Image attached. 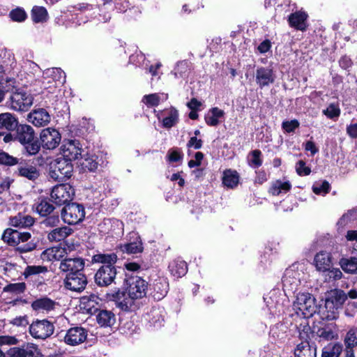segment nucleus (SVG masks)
I'll list each match as a JSON object with an SVG mask.
<instances>
[{
  "label": "nucleus",
  "mask_w": 357,
  "mask_h": 357,
  "mask_svg": "<svg viewBox=\"0 0 357 357\" xmlns=\"http://www.w3.org/2000/svg\"><path fill=\"white\" fill-rule=\"evenodd\" d=\"M3 141L5 143L19 142L23 147L24 154L28 156L36 155L40 150V144L36 137L34 129L27 124H18L13 132H7Z\"/></svg>",
  "instance_id": "f257e3e1"
},
{
  "label": "nucleus",
  "mask_w": 357,
  "mask_h": 357,
  "mask_svg": "<svg viewBox=\"0 0 357 357\" xmlns=\"http://www.w3.org/2000/svg\"><path fill=\"white\" fill-rule=\"evenodd\" d=\"M117 259V255L114 252L98 253L92 257L93 264H102L94 276L95 282L98 287H108L114 282L117 275L115 266Z\"/></svg>",
  "instance_id": "f03ea898"
},
{
  "label": "nucleus",
  "mask_w": 357,
  "mask_h": 357,
  "mask_svg": "<svg viewBox=\"0 0 357 357\" xmlns=\"http://www.w3.org/2000/svg\"><path fill=\"white\" fill-rule=\"evenodd\" d=\"M147 287V282L140 277L130 278L127 289V296L123 294L124 298L122 300L119 298L118 306L125 311L134 310L135 308L134 301L145 296Z\"/></svg>",
  "instance_id": "7ed1b4c3"
},
{
  "label": "nucleus",
  "mask_w": 357,
  "mask_h": 357,
  "mask_svg": "<svg viewBox=\"0 0 357 357\" xmlns=\"http://www.w3.org/2000/svg\"><path fill=\"white\" fill-rule=\"evenodd\" d=\"M293 308L297 314L301 312L305 317H311L317 311L316 300L309 293H298L293 303Z\"/></svg>",
  "instance_id": "20e7f679"
},
{
  "label": "nucleus",
  "mask_w": 357,
  "mask_h": 357,
  "mask_svg": "<svg viewBox=\"0 0 357 357\" xmlns=\"http://www.w3.org/2000/svg\"><path fill=\"white\" fill-rule=\"evenodd\" d=\"M347 298V295L341 289H334L328 294L325 301V307L328 310L327 319L333 320L336 318L338 309Z\"/></svg>",
  "instance_id": "39448f33"
},
{
  "label": "nucleus",
  "mask_w": 357,
  "mask_h": 357,
  "mask_svg": "<svg viewBox=\"0 0 357 357\" xmlns=\"http://www.w3.org/2000/svg\"><path fill=\"white\" fill-rule=\"evenodd\" d=\"M73 169L71 162L64 158H58L51 163L49 176L56 181H64L71 176Z\"/></svg>",
  "instance_id": "423d86ee"
},
{
  "label": "nucleus",
  "mask_w": 357,
  "mask_h": 357,
  "mask_svg": "<svg viewBox=\"0 0 357 357\" xmlns=\"http://www.w3.org/2000/svg\"><path fill=\"white\" fill-rule=\"evenodd\" d=\"M84 217L85 209L80 204H68L61 210V218L68 225H76L82 222Z\"/></svg>",
  "instance_id": "0eeeda50"
},
{
  "label": "nucleus",
  "mask_w": 357,
  "mask_h": 357,
  "mask_svg": "<svg viewBox=\"0 0 357 357\" xmlns=\"http://www.w3.org/2000/svg\"><path fill=\"white\" fill-rule=\"evenodd\" d=\"M75 195L74 188L68 183L55 185L50 194L52 201L59 205L66 204L73 199Z\"/></svg>",
  "instance_id": "6e6552de"
},
{
  "label": "nucleus",
  "mask_w": 357,
  "mask_h": 357,
  "mask_svg": "<svg viewBox=\"0 0 357 357\" xmlns=\"http://www.w3.org/2000/svg\"><path fill=\"white\" fill-rule=\"evenodd\" d=\"M54 331L53 324L47 319L33 321L29 326V333L35 339L45 340L50 337Z\"/></svg>",
  "instance_id": "1a4fd4ad"
},
{
  "label": "nucleus",
  "mask_w": 357,
  "mask_h": 357,
  "mask_svg": "<svg viewBox=\"0 0 357 357\" xmlns=\"http://www.w3.org/2000/svg\"><path fill=\"white\" fill-rule=\"evenodd\" d=\"M40 146L47 150H53L61 143V136L55 128H47L40 132Z\"/></svg>",
  "instance_id": "9d476101"
},
{
  "label": "nucleus",
  "mask_w": 357,
  "mask_h": 357,
  "mask_svg": "<svg viewBox=\"0 0 357 357\" xmlns=\"http://www.w3.org/2000/svg\"><path fill=\"white\" fill-rule=\"evenodd\" d=\"M9 357H43L38 346L33 343H27L20 347H14L7 351Z\"/></svg>",
  "instance_id": "9b49d317"
},
{
  "label": "nucleus",
  "mask_w": 357,
  "mask_h": 357,
  "mask_svg": "<svg viewBox=\"0 0 357 357\" xmlns=\"http://www.w3.org/2000/svg\"><path fill=\"white\" fill-rule=\"evenodd\" d=\"M63 158L71 162L82 157L83 149L79 141L70 139L64 141L61 147Z\"/></svg>",
  "instance_id": "f8f14e48"
},
{
  "label": "nucleus",
  "mask_w": 357,
  "mask_h": 357,
  "mask_svg": "<svg viewBox=\"0 0 357 357\" xmlns=\"http://www.w3.org/2000/svg\"><path fill=\"white\" fill-rule=\"evenodd\" d=\"M85 261L82 257H65L61 260L59 269L61 271L70 273H78L83 272Z\"/></svg>",
  "instance_id": "ddd939ff"
},
{
  "label": "nucleus",
  "mask_w": 357,
  "mask_h": 357,
  "mask_svg": "<svg viewBox=\"0 0 357 357\" xmlns=\"http://www.w3.org/2000/svg\"><path fill=\"white\" fill-rule=\"evenodd\" d=\"M10 107L19 112L27 111L33 104V97L26 93L17 92L10 98Z\"/></svg>",
  "instance_id": "4468645a"
},
{
  "label": "nucleus",
  "mask_w": 357,
  "mask_h": 357,
  "mask_svg": "<svg viewBox=\"0 0 357 357\" xmlns=\"http://www.w3.org/2000/svg\"><path fill=\"white\" fill-rule=\"evenodd\" d=\"M65 287L74 291H83L87 284V279L83 272L78 273L66 274L65 280Z\"/></svg>",
  "instance_id": "2eb2a0df"
},
{
  "label": "nucleus",
  "mask_w": 357,
  "mask_h": 357,
  "mask_svg": "<svg viewBox=\"0 0 357 357\" xmlns=\"http://www.w3.org/2000/svg\"><path fill=\"white\" fill-rule=\"evenodd\" d=\"M87 335V331L84 328L73 327L66 331L63 340L66 344L75 346L84 342L86 340Z\"/></svg>",
  "instance_id": "dca6fc26"
},
{
  "label": "nucleus",
  "mask_w": 357,
  "mask_h": 357,
  "mask_svg": "<svg viewBox=\"0 0 357 357\" xmlns=\"http://www.w3.org/2000/svg\"><path fill=\"white\" fill-rule=\"evenodd\" d=\"M43 79L44 84H52L54 87H56L66 82V75L60 68H47L43 72Z\"/></svg>",
  "instance_id": "f3484780"
},
{
  "label": "nucleus",
  "mask_w": 357,
  "mask_h": 357,
  "mask_svg": "<svg viewBox=\"0 0 357 357\" xmlns=\"http://www.w3.org/2000/svg\"><path fill=\"white\" fill-rule=\"evenodd\" d=\"M19 124L17 118L13 114H0V135L4 137L7 132H13Z\"/></svg>",
  "instance_id": "a211bd4d"
},
{
  "label": "nucleus",
  "mask_w": 357,
  "mask_h": 357,
  "mask_svg": "<svg viewBox=\"0 0 357 357\" xmlns=\"http://www.w3.org/2000/svg\"><path fill=\"white\" fill-rule=\"evenodd\" d=\"M255 81L259 88L269 86L275 81V75L272 68L259 67L255 72Z\"/></svg>",
  "instance_id": "6ab92c4d"
},
{
  "label": "nucleus",
  "mask_w": 357,
  "mask_h": 357,
  "mask_svg": "<svg viewBox=\"0 0 357 357\" xmlns=\"http://www.w3.org/2000/svg\"><path fill=\"white\" fill-rule=\"evenodd\" d=\"M28 121L35 126L44 127L50 122L51 116L46 109L41 108L30 112Z\"/></svg>",
  "instance_id": "aec40b11"
},
{
  "label": "nucleus",
  "mask_w": 357,
  "mask_h": 357,
  "mask_svg": "<svg viewBox=\"0 0 357 357\" xmlns=\"http://www.w3.org/2000/svg\"><path fill=\"white\" fill-rule=\"evenodd\" d=\"M151 286L152 289L151 294L155 300L160 301L168 292L169 283L165 278L155 279Z\"/></svg>",
  "instance_id": "412c9836"
},
{
  "label": "nucleus",
  "mask_w": 357,
  "mask_h": 357,
  "mask_svg": "<svg viewBox=\"0 0 357 357\" xmlns=\"http://www.w3.org/2000/svg\"><path fill=\"white\" fill-rule=\"evenodd\" d=\"M31 238L29 232H20L17 238V247L16 250L20 253L31 252L36 248V243L33 241H29Z\"/></svg>",
  "instance_id": "4be33fe9"
},
{
  "label": "nucleus",
  "mask_w": 357,
  "mask_h": 357,
  "mask_svg": "<svg viewBox=\"0 0 357 357\" xmlns=\"http://www.w3.org/2000/svg\"><path fill=\"white\" fill-rule=\"evenodd\" d=\"M282 284L284 291H295L300 284V280L297 278V273L292 270H287L282 277Z\"/></svg>",
  "instance_id": "5701e85b"
},
{
  "label": "nucleus",
  "mask_w": 357,
  "mask_h": 357,
  "mask_svg": "<svg viewBox=\"0 0 357 357\" xmlns=\"http://www.w3.org/2000/svg\"><path fill=\"white\" fill-rule=\"evenodd\" d=\"M19 176L35 182L40 175V170L31 165H20L17 168Z\"/></svg>",
  "instance_id": "b1692460"
},
{
  "label": "nucleus",
  "mask_w": 357,
  "mask_h": 357,
  "mask_svg": "<svg viewBox=\"0 0 357 357\" xmlns=\"http://www.w3.org/2000/svg\"><path fill=\"white\" fill-rule=\"evenodd\" d=\"M295 357H317V348L308 342L298 344L294 351Z\"/></svg>",
  "instance_id": "393cba45"
},
{
  "label": "nucleus",
  "mask_w": 357,
  "mask_h": 357,
  "mask_svg": "<svg viewBox=\"0 0 357 357\" xmlns=\"http://www.w3.org/2000/svg\"><path fill=\"white\" fill-rule=\"evenodd\" d=\"M314 262L317 271H327L332 264L331 254L324 251L319 252L315 255Z\"/></svg>",
  "instance_id": "a878e982"
},
{
  "label": "nucleus",
  "mask_w": 357,
  "mask_h": 357,
  "mask_svg": "<svg viewBox=\"0 0 357 357\" xmlns=\"http://www.w3.org/2000/svg\"><path fill=\"white\" fill-rule=\"evenodd\" d=\"M34 218L29 215L18 213L17 215L10 218V225L15 227L24 228L31 227L34 223Z\"/></svg>",
  "instance_id": "bb28decb"
},
{
  "label": "nucleus",
  "mask_w": 357,
  "mask_h": 357,
  "mask_svg": "<svg viewBox=\"0 0 357 357\" xmlns=\"http://www.w3.org/2000/svg\"><path fill=\"white\" fill-rule=\"evenodd\" d=\"M307 15L303 12H296L289 16V23L291 26L301 31L306 29V20Z\"/></svg>",
  "instance_id": "cd10ccee"
},
{
  "label": "nucleus",
  "mask_w": 357,
  "mask_h": 357,
  "mask_svg": "<svg viewBox=\"0 0 357 357\" xmlns=\"http://www.w3.org/2000/svg\"><path fill=\"white\" fill-rule=\"evenodd\" d=\"M73 232V229L67 226L58 227L52 230L47 235L50 241L59 242L63 241Z\"/></svg>",
  "instance_id": "c85d7f7f"
},
{
  "label": "nucleus",
  "mask_w": 357,
  "mask_h": 357,
  "mask_svg": "<svg viewBox=\"0 0 357 357\" xmlns=\"http://www.w3.org/2000/svg\"><path fill=\"white\" fill-rule=\"evenodd\" d=\"M96 319L98 324L103 327H111L116 321L114 314L112 311L106 310H100Z\"/></svg>",
  "instance_id": "c756f323"
},
{
  "label": "nucleus",
  "mask_w": 357,
  "mask_h": 357,
  "mask_svg": "<svg viewBox=\"0 0 357 357\" xmlns=\"http://www.w3.org/2000/svg\"><path fill=\"white\" fill-rule=\"evenodd\" d=\"M55 302L47 297L36 299L31 304L32 308L36 311H50L53 310Z\"/></svg>",
  "instance_id": "7c9ffc66"
},
{
  "label": "nucleus",
  "mask_w": 357,
  "mask_h": 357,
  "mask_svg": "<svg viewBox=\"0 0 357 357\" xmlns=\"http://www.w3.org/2000/svg\"><path fill=\"white\" fill-rule=\"evenodd\" d=\"M169 268L171 273L176 278L185 275L188 271L186 262L181 259L173 261L169 264Z\"/></svg>",
  "instance_id": "2f4dec72"
},
{
  "label": "nucleus",
  "mask_w": 357,
  "mask_h": 357,
  "mask_svg": "<svg viewBox=\"0 0 357 357\" xmlns=\"http://www.w3.org/2000/svg\"><path fill=\"white\" fill-rule=\"evenodd\" d=\"M225 112L223 110L218 107H213L211 109L208 114L205 116V121L207 125L210 126H216L219 124V118L224 116Z\"/></svg>",
  "instance_id": "473e14b6"
},
{
  "label": "nucleus",
  "mask_w": 357,
  "mask_h": 357,
  "mask_svg": "<svg viewBox=\"0 0 357 357\" xmlns=\"http://www.w3.org/2000/svg\"><path fill=\"white\" fill-rule=\"evenodd\" d=\"M291 188V184L289 181H282L280 180H277L273 183L269 192L271 193L274 196H278L282 193H287Z\"/></svg>",
  "instance_id": "72a5a7b5"
},
{
  "label": "nucleus",
  "mask_w": 357,
  "mask_h": 357,
  "mask_svg": "<svg viewBox=\"0 0 357 357\" xmlns=\"http://www.w3.org/2000/svg\"><path fill=\"white\" fill-rule=\"evenodd\" d=\"M342 351V345L341 344H329L323 348L321 357H339Z\"/></svg>",
  "instance_id": "f704fd0d"
},
{
  "label": "nucleus",
  "mask_w": 357,
  "mask_h": 357,
  "mask_svg": "<svg viewBox=\"0 0 357 357\" xmlns=\"http://www.w3.org/2000/svg\"><path fill=\"white\" fill-rule=\"evenodd\" d=\"M238 181L239 176L236 171L229 169L224 172L222 182L225 186L233 188L238 185Z\"/></svg>",
  "instance_id": "c9c22d12"
},
{
  "label": "nucleus",
  "mask_w": 357,
  "mask_h": 357,
  "mask_svg": "<svg viewBox=\"0 0 357 357\" xmlns=\"http://www.w3.org/2000/svg\"><path fill=\"white\" fill-rule=\"evenodd\" d=\"M340 264L344 272L351 274L357 273V258H343L340 260Z\"/></svg>",
  "instance_id": "e433bc0d"
},
{
  "label": "nucleus",
  "mask_w": 357,
  "mask_h": 357,
  "mask_svg": "<svg viewBox=\"0 0 357 357\" xmlns=\"http://www.w3.org/2000/svg\"><path fill=\"white\" fill-rule=\"evenodd\" d=\"M19 231L10 228L6 229L2 234V240L11 246L17 247Z\"/></svg>",
  "instance_id": "4c0bfd02"
},
{
  "label": "nucleus",
  "mask_w": 357,
  "mask_h": 357,
  "mask_svg": "<svg viewBox=\"0 0 357 357\" xmlns=\"http://www.w3.org/2000/svg\"><path fill=\"white\" fill-rule=\"evenodd\" d=\"M31 17L35 22H43L47 20L48 13L45 8L35 6L31 10Z\"/></svg>",
  "instance_id": "58836bf2"
},
{
  "label": "nucleus",
  "mask_w": 357,
  "mask_h": 357,
  "mask_svg": "<svg viewBox=\"0 0 357 357\" xmlns=\"http://www.w3.org/2000/svg\"><path fill=\"white\" fill-rule=\"evenodd\" d=\"M54 208V206L46 199H42L36 206V211L44 217L50 215Z\"/></svg>",
  "instance_id": "ea45409f"
},
{
  "label": "nucleus",
  "mask_w": 357,
  "mask_h": 357,
  "mask_svg": "<svg viewBox=\"0 0 357 357\" xmlns=\"http://www.w3.org/2000/svg\"><path fill=\"white\" fill-rule=\"evenodd\" d=\"M121 249L123 252L137 254L143 251V246L142 242L139 241L122 245Z\"/></svg>",
  "instance_id": "a19ab883"
},
{
  "label": "nucleus",
  "mask_w": 357,
  "mask_h": 357,
  "mask_svg": "<svg viewBox=\"0 0 357 357\" xmlns=\"http://www.w3.org/2000/svg\"><path fill=\"white\" fill-rule=\"evenodd\" d=\"M344 343L347 349H353L357 346V328L349 329L344 338Z\"/></svg>",
  "instance_id": "79ce46f5"
},
{
  "label": "nucleus",
  "mask_w": 357,
  "mask_h": 357,
  "mask_svg": "<svg viewBox=\"0 0 357 357\" xmlns=\"http://www.w3.org/2000/svg\"><path fill=\"white\" fill-rule=\"evenodd\" d=\"M178 111L174 108H171L168 112V116L162 121L163 126L166 128H170L178 121Z\"/></svg>",
  "instance_id": "37998d69"
},
{
  "label": "nucleus",
  "mask_w": 357,
  "mask_h": 357,
  "mask_svg": "<svg viewBox=\"0 0 357 357\" xmlns=\"http://www.w3.org/2000/svg\"><path fill=\"white\" fill-rule=\"evenodd\" d=\"M324 275L325 282H331L341 279L342 273L339 268H331L329 267L327 271H322Z\"/></svg>",
  "instance_id": "c03bdc74"
},
{
  "label": "nucleus",
  "mask_w": 357,
  "mask_h": 357,
  "mask_svg": "<svg viewBox=\"0 0 357 357\" xmlns=\"http://www.w3.org/2000/svg\"><path fill=\"white\" fill-rule=\"evenodd\" d=\"M18 163V159L15 158L8 153L1 151L0 152V165L13 166Z\"/></svg>",
  "instance_id": "a18cd8bd"
},
{
  "label": "nucleus",
  "mask_w": 357,
  "mask_h": 357,
  "mask_svg": "<svg viewBox=\"0 0 357 357\" xmlns=\"http://www.w3.org/2000/svg\"><path fill=\"white\" fill-rule=\"evenodd\" d=\"M26 289V284L24 282H18L10 284L6 286L3 289L4 291L11 292L15 294H21Z\"/></svg>",
  "instance_id": "49530a36"
},
{
  "label": "nucleus",
  "mask_w": 357,
  "mask_h": 357,
  "mask_svg": "<svg viewBox=\"0 0 357 357\" xmlns=\"http://www.w3.org/2000/svg\"><path fill=\"white\" fill-rule=\"evenodd\" d=\"M312 190L316 195L326 194L330 190V184L326 181H324L321 183H316L312 186Z\"/></svg>",
  "instance_id": "de8ad7c7"
},
{
  "label": "nucleus",
  "mask_w": 357,
  "mask_h": 357,
  "mask_svg": "<svg viewBox=\"0 0 357 357\" xmlns=\"http://www.w3.org/2000/svg\"><path fill=\"white\" fill-rule=\"evenodd\" d=\"M299 333V338L303 340V342H308L307 340L310 338V334L311 333V328L307 324H301L298 328Z\"/></svg>",
  "instance_id": "09e8293b"
},
{
  "label": "nucleus",
  "mask_w": 357,
  "mask_h": 357,
  "mask_svg": "<svg viewBox=\"0 0 357 357\" xmlns=\"http://www.w3.org/2000/svg\"><path fill=\"white\" fill-rule=\"evenodd\" d=\"M250 154L252 155V158L249 161V165L254 168H258L262 164V160L260 158L261 155V151L254 150L250 153Z\"/></svg>",
  "instance_id": "8fccbe9b"
},
{
  "label": "nucleus",
  "mask_w": 357,
  "mask_h": 357,
  "mask_svg": "<svg viewBox=\"0 0 357 357\" xmlns=\"http://www.w3.org/2000/svg\"><path fill=\"white\" fill-rule=\"evenodd\" d=\"M300 126V123L298 120L294 119L291 121H285L282 123V128L287 132H293L294 130L298 128Z\"/></svg>",
  "instance_id": "3c124183"
},
{
  "label": "nucleus",
  "mask_w": 357,
  "mask_h": 357,
  "mask_svg": "<svg viewBox=\"0 0 357 357\" xmlns=\"http://www.w3.org/2000/svg\"><path fill=\"white\" fill-rule=\"evenodd\" d=\"M10 16L13 21L22 22L26 17L25 11L22 8H16L10 13Z\"/></svg>",
  "instance_id": "603ef678"
},
{
  "label": "nucleus",
  "mask_w": 357,
  "mask_h": 357,
  "mask_svg": "<svg viewBox=\"0 0 357 357\" xmlns=\"http://www.w3.org/2000/svg\"><path fill=\"white\" fill-rule=\"evenodd\" d=\"M160 100V98L157 93L146 95L143 98V101L145 104L151 107L158 105Z\"/></svg>",
  "instance_id": "864d4df0"
},
{
  "label": "nucleus",
  "mask_w": 357,
  "mask_h": 357,
  "mask_svg": "<svg viewBox=\"0 0 357 357\" xmlns=\"http://www.w3.org/2000/svg\"><path fill=\"white\" fill-rule=\"evenodd\" d=\"M83 168L91 172L96 170L98 167V162L93 157H86L81 163Z\"/></svg>",
  "instance_id": "5fc2aeb1"
},
{
  "label": "nucleus",
  "mask_w": 357,
  "mask_h": 357,
  "mask_svg": "<svg viewBox=\"0 0 357 357\" xmlns=\"http://www.w3.org/2000/svg\"><path fill=\"white\" fill-rule=\"evenodd\" d=\"M296 172L300 176H307L311 172L310 167L305 165V162L303 160H299L296 165Z\"/></svg>",
  "instance_id": "6e6d98bb"
},
{
  "label": "nucleus",
  "mask_w": 357,
  "mask_h": 357,
  "mask_svg": "<svg viewBox=\"0 0 357 357\" xmlns=\"http://www.w3.org/2000/svg\"><path fill=\"white\" fill-rule=\"evenodd\" d=\"M47 271V268L45 266H29L26 267L25 270V273L26 275H36L40 273H45Z\"/></svg>",
  "instance_id": "4d7b16f0"
},
{
  "label": "nucleus",
  "mask_w": 357,
  "mask_h": 357,
  "mask_svg": "<svg viewBox=\"0 0 357 357\" xmlns=\"http://www.w3.org/2000/svg\"><path fill=\"white\" fill-rule=\"evenodd\" d=\"M47 218L43 221V224L46 227H55L56 226L59 222V216L58 214L55 215H49L46 216Z\"/></svg>",
  "instance_id": "13d9d810"
},
{
  "label": "nucleus",
  "mask_w": 357,
  "mask_h": 357,
  "mask_svg": "<svg viewBox=\"0 0 357 357\" xmlns=\"http://www.w3.org/2000/svg\"><path fill=\"white\" fill-rule=\"evenodd\" d=\"M153 316L152 322L155 326H160L164 318L161 314V312L158 309L152 310L151 312Z\"/></svg>",
  "instance_id": "bf43d9fd"
},
{
  "label": "nucleus",
  "mask_w": 357,
  "mask_h": 357,
  "mask_svg": "<svg viewBox=\"0 0 357 357\" xmlns=\"http://www.w3.org/2000/svg\"><path fill=\"white\" fill-rule=\"evenodd\" d=\"M324 114L330 119L337 117L340 115V109L334 105H330L326 109L324 110Z\"/></svg>",
  "instance_id": "052dcab7"
},
{
  "label": "nucleus",
  "mask_w": 357,
  "mask_h": 357,
  "mask_svg": "<svg viewBox=\"0 0 357 357\" xmlns=\"http://www.w3.org/2000/svg\"><path fill=\"white\" fill-rule=\"evenodd\" d=\"M18 340L14 336L3 335L0 336V345H15L18 343Z\"/></svg>",
  "instance_id": "680f3d73"
},
{
  "label": "nucleus",
  "mask_w": 357,
  "mask_h": 357,
  "mask_svg": "<svg viewBox=\"0 0 357 357\" xmlns=\"http://www.w3.org/2000/svg\"><path fill=\"white\" fill-rule=\"evenodd\" d=\"M167 156L170 162H178L183 158V154L178 149L169 150Z\"/></svg>",
  "instance_id": "e2e57ef3"
},
{
  "label": "nucleus",
  "mask_w": 357,
  "mask_h": 357,
  "mask_svg": "<svg viewBox=\"0 0 357 357\" xmlns=\"http://www.w3.org/2000/svg\"><path fill=\"white\" fill-rule=\"evenodd\" d=\"M10 324L17 326H26L29 324V321L26 316H20L10 320Z\"/></svg>",
  "instance_id": "0e129e2a"
},
{
  "label": "nucleus",
  "mask_w": 357,
  "mask_h": 357,
  "mask_svg": "<svg viewBox=\"0 0 357 357\" xmlns=\"http://www.w3.org/2000/svg\"><path fill=\"white\" fill-rule=\"evenodd\" d=\"M318 334L320 337L329 340L334 338L335 335L332 330L326 328H321L318 331Z\"/></svg>",
  "instance_id": "69168bd1"
},
{
  "label": "nucleus",
  "mask_w": 357,
  "mask_h": 357,
  "mask_svg": "<svg viewBox=\"0 0 357 357\" xmlns=\"http://www.w3.org/2000/svg\"><path fill=\"white\" fill-rule=\"evenodd\" d=\"M188 148L193 147L195 149H199L202 146V139H198L196 137H192L187 144Z\"/></svg>",
  "instance_id": "338daca9"
},
{
  "label": "nucleus",
  "mask_w": 357,
  "mask_h": 357,
  "mask_svg": "<svg viewBox=\"0 0 357 357\" xmlns=\"http://www.w3.org/2000/svg\"><path fill=\"white\" fill-rule=\"evenodd\" d=\"M347 135L353 139L357 138V123H351L347 127Z\"/></svg>",
  "instance_id": "774afa93"
}]
</instances>
